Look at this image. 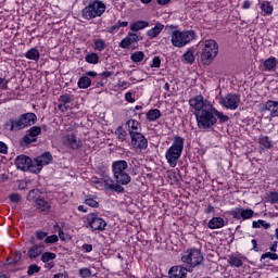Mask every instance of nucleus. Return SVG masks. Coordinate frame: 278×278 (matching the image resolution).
Returning a JSON list of instances; mask_svg holds the SVG:
<instances>
[{"label": "nucleus", "mask_w": 278, "mask_h": 278, "mask_svg": "<svg viewBox=\"0 0 278 278\" xmlns=\"http://www.w3.org/2000/svg\"><path fill=\"white\" fill-rule=\"evenodd\" d=\"M263 67L268 72L275 71V68H277V59L275 56H270L263 61Z\"/></svg>", "instance_id": "nucleus-22"}, {"label": "nucleus", "mask_w": 278, "mask_h": 278, "mask_svg": "<svg viewBox=\"0 0 278 278\" xmlns=\"http://www.w3.org/2000/svg\"><path fill=\"white\" fill-rule=\"evenodd\" d=\"M35 236H36L37 240H45V238H47L48 233L42 230H37L35 232Z\"/></svg>", "instance_id": "nucleus-54"}, {"label": "nucleus", "mask_w": 278, "mask_h": 278, "mask_svg": "<svg viewBox=\"0 0 278 278\" xmlns=\"http://www.w3.org/2000/svg\"><path fill=\"white\" fill-rule=\"evenodd\" d=\"M30 164L31 159L27 155H20L15 159V166L18 168V170L27 172Z\"/></svg>", "instance_id": "nucleus-17"}, {"label": "nucleus", "mask_w": 278, "mask_h": 278, "mask_svg": "<svg viewBox=\"0 0 278 278\" xmlns=\"http://www.w3.org/2000/svg\"><path fill=\"white\" fill-rule=\"evenodd\" d=\"M115 136H117L121 142H125L127 140V130L123 126H118L115 130Z\"/></svg>", "instance_id": "nucleus-29"}, {"label": "nucleus", "mask_w": 278, "mask_h": 278, "mask_svg": "<svg viewBox=\"0 0 278 278\" xmlns=\"http://www.w3.org/2000/svg\"><path fill=\"white\" fill-rule=\"evenodd\" d=\"M230 266H235V268L242 267V260H240L238 256H230L228 260Z\"/></svg>", "instance_id": "nucleus-36"}, {"label": "nucleus", "mask_w": 278, "mask_h": 278, "mask_svg": "<svg viewBox=\"0 0 278 278\" xmlns=\"http://www.w3.org/2000/svg\"><path fill=\"white\" fill-rule=\"evenodd\" d=\"M55 257H58V255L53 252H45L43 254H41V262L46 264L45 268H47V270H51V268L55 266V263H53V260H55Z\"/></svg>", "instance_id": "nucleus-18"}, {"label": "nucleus", "mask_w": 278, "mask_h": 278, "mask_svg": "<svg viewBox=\"0 0 278 278\" xmlns=\"http://www.w3.org/2000/svg\"><path fill=\"white\" fill-rule=\"evenodd\" d=\"M131 137V146L134 149H139L140 151H144L147 147H149V141L141 132L129 130Z\"/></svg>", "instance_id": "nucleus-9"}, {"label": "nucleus", "mask_w": 278, "mask_h": 278, "mask_svg": "<svg viewBox=\"0 0 278 278\" xmlns=\"http://www.w3.org/2000/svg\"><path fill=\"white\" fill-rule=\"evenodd\" d=\"M36 273H40V266H38L36 264H31L28 267L27 275H29V277H31V275H36Z\"/></svg>", "instance_id": "nucleus-45"}, {"label": "nucleus", "mask_w": 278, "mask_h": 278, "mask_svg": "<svg viewBox=\"0 0 278 278\" xmlns=\"http://www.w3.org/2000/svg\"><path fill=\"white\" fill-rule=\"evenodd\" d=\"M149 25L147 21H137L130 25L131 31H140V29H144Z\"/></svg>", "instance_id": "nucleus-28"}, {"label": "nucleus", "mask_w": 278, "mask_h": 278, "mask_svg": "<svg viewBox=\"0 0 278 278\" xmlns=\"http://www.w3.org/2000/svg\"><path fill=\"white\" fill-rule=\"evenodd\" d=\"M53 278H68V273H59L53 276Z\"/></svg>", "instance_id": "nucleus-59"}, {"label": "nucleus", "mask_w": 278, "mask_h": 278, "mask_svg": "<svg viewBox=\"0 0 278 278\" xmlns=\"http://www.w3.org/2000/svg\"><path fill=\"white\" fill-rule=\"evenodd\" d=\"M219 103L227 110H238L240 97L238 94L228 93L226 97L220 98Z\"/></svg>", "instance_id": "nucleus-10"}, {"label": "nucleus", "mask_w": 278, "mask_h": 278, "mask_svg": "<svg viewBox=\"0 0 278 278\" xmlns=\"http://www.w3.org/2000/svg\"><path fill=\"white\" fill-rule=\"evenodd\" d=\"M197 38V34L193 30L179 31L174 30L172 33V45L173 47H186V45L192 42Z\"/></svg>", "instance_id": "nucleus-7"}, {"label": "nucleus", "mask_w": 278, "mask_h": 278, "mask_svg": "<svg viewBox=\"0 0 278 278\" xmlns=\"http://www.w3.org/2000/svg\"><path fill=\"white\" fill-rule=\"evenodd\" d=\"M261 112H269L270 118H278V101L268 100L263 104Z\"/></svg>", "instance_id": "nucleus-13"}, {"label": "nucleus", "mask_w": 278, "mask_h": 278, "mask_svg": "<svg viewBox=\"0 0 278 278\" xmlns=\"http://www.w3.org/2000/svg\"><path fill=\"white\" fill-rule=\"evenodd\" d=\"M28 134L33 138H36L37 136H40V134H42V128L40 126H33L29 128Z\"/></svg>", "instance_id": "nucleus-39"}, {"label": "nucleus", "mask_w": 278, "mask_h": 278, "mask_svg": "<svg viewBox=\"0 0 278 278\" xmlns=\"http://www.w3.org/2000/svg\"><path fill=\"white\" fill-rule=\"evenodd\" d=\"M162 116V113L157 109H152L147 113L148 121H157Z\"/></svg>", "instance_id": "nucleus-30"}, {"label": "nucleus", "mask_w": 278, "mask_h": 278, "mask_svg": "<svg viewBox=\"0 0 278 278\" xmlns=\"http://www.w3.org/2000/svg\"><path fill=\"white\" fill-rule=\"evenodd\" d=\"M215 118L219 121V123H227L229 121V116L223 114V112H219L215 109Z\"/></svg>", "instance_id": "nucleus-40"}, {"label": "nucleus", "mask_w": 278, "mask_h": 278, "mask_svg": "<svg viewBox=\"0 0 278 278\" xmlns=\"http://www.w3.org/2000/svg\"><path fill=\"white\" fill-rule=\"evenodd\" d=\"M200 47L202 49L201 61L206 66H210L216 55H218V43L214 39H207L205 41H202L200 43Z\"/></svg>", "instance_id": "nucleus-4"}, {"label": "nucleus", "mask_w": 278, "mask_h": 278, "mask_svg": "<svg viewBox=\"0 0 278 278\" xmlns=\"http://www.w3.org/2000/svg\"><path fill=\"white\" fill-rule=\"evenodd\" d=\"M129 25V22H121L118 21L115 25L110 27L111 34L116 31V29H121V27H127Z\"/></svg>", "instance_id": "nucleus-42"}, {"label": "nucleus", "mask_w": 278, "mask_h": 278, "mask_svg": "<svg viewBox=\"0 0 278 278\" xmlns=\"http://www.w3.org/2000/svg\"><path fill=\"white\" fill-rule=\"evenodd\" d=\"M59 238L56 235H51L49 237H46L45 239V243L46 244H55V242H58Z\"/></svg>", "instance_id": "nucleus-49"}, {"label": "nucleus", "mask_w": 278, "mask_h": 278, "mask_svg": "<svg viewBox=\"0 0 278 278\" xmlns=\"http://www.w3.org/2000/svg\"><path fill=\"white\" fill-rule=\"evenodd\" d=\"M59 102L62 103V104L67 105V103H73V98H71V96L65 93V94H62L60 97Z\"/></svg>", "instance_id": "nucleus-46"}, {"label": "nucleus", "mask_w": 278, "mask_h": 278, "mask_svg": "<svg viewBox=\"0 0 278 278\" xmlns=\"http://www.w3.org/2000/svg\"><path fill=\"white\" fill-rule=\"evenodd\" d=\"M267 201H269V203H278V193L277 192H270L267 195Z\"/></svg>", "instance_id": "nucleus-51"}, {"label": "nucleus", "mask_w": 278, "mask_h": 278, "mask_svg": "<svg viewBox=\"0 0 278 278\" xmlns=\"http://www.w3.org/2000/svg\"><path fill=\"white\" fill-rule=\"evenodd\" d=\"M77 86L78 88L86 90V88H90V86H92V79L88 76H81L78 79Z\"/></svg>", "instance_id": "nucleus-26"}, {"label": "nucleus", "mask_w": 278, "mask_h": 278, "mask_svg": "<svg viewBox=\"0 0 278 278\" xmlns=\"http://www.w3.org/2000/svg\"><path fill=\"white\" fill-rule=\"evenodd\" d=\"M84 253H91L92 251V244L85 243L83 245Z\"/></svg>", "instance_id": "nucleus-58"}, {"label": "nucleus", "mask_w": 278, "mask_h": 278, "mask_svg": "<svg viewBox=\"0 0 278 278\" xmlns=\"http://www.w3.org/2000/svg\"><path fill=\"white\" fill-rule=\"evenodd\" d=\"M188 273H192V269H188L181 265H175L168 270L169 278H186Z\"/></svg>", "instance_id": "nucleus-12"}, {"label": "nucleus", "mask_w": 278, "mask_h": 278, "mask_svg": "<svg viewBox=\"0 0 278 278\" xmlns=\"http://www.w3.org/2000/svg\"><path fill=\"white\" fill-rule=\"evenodd\" d=\"M185 62H188L189 64H192L194 62V52L191 50H188L184 55H182Z\"/></svg>", "instance_id": "nucleus-41"}, {"label": "nucleus", "mask_w": 278, "mask_h": 278, "mask_svg": "<svg viewBox=\"0 0 278 278\" xmlns=\"http://www.w3.org/2000/svg\"><path fill=\"white\" fill-rule=\"evenodd\" d=\"M127 168H129L127 161H114L112 163V170L113 181H115V184H109L108 181H105V190H112L113 192H118L119 194H123V192H125V188L123 186H128V184H131V176L127 174Z\"/></svg>", "instance_id": "nucleus-2"}, {"label": "nucleus", "mask_w": 278, "mask_h": 278, "mask_svg": "<svg viewBox=\"0 0 278 278\" xmlns=\"http://www.w3.org/2000/svg\"><path fill=\"white\" fill-rule=\"evenodd\" d=\"M88 223L93 231H105V227H108V223H105L103 218L99 217L97 214L89 215Z\"/></svg>", "instance_id": "nucleus-11"}, {"label": "nucleus", "mask_w": 278, "mask_h": 278, "mask_svg": "<svg viewBox=\"0 0 278 278\" xmlns=\"http://www.w3.org/2000/svg\"><path fill=\"white\" fill-rule=\"evenodd\" d=\"M0 153H2V155H8V144L3 141H0Z\"/></svg>", "instance_id": "nucleus-55"}, {"label": "nucleus", "mask_w": 278, "mask_h": 278, "mask_svg": "<svg viewBox=\"0 0 278 278\" xmlns=\"http://www.w3.org/2000/svg\"><path fill=\"white\" fill-rule=\"evenodd\" d=\"M35 205L39 212H49L51 210V205L45 199H37Z\"/></svg>", "instance_id": "nucleus-24"}, {"label": "nucleus", "mask_w": 278, "mask_h": 278, "mask_svg": "<svg viewBox=\"0 0 278 278\" xmlns=\"http://www.w3.org/2000/svg\"><path fill=\"white\" fill-rule=\"evenodd\" d=\"M93 47L96 51H103V49H105V41H103V39H97L93 42Z\"/></svg>", "instance_id": "nucleus-44"}, {"label": "nucleus", "mask_w": 278, "mask_h": 278, "mask_svg": "<svg viewBox=\"0 0 278 278\" xmlns=\"http://www.w3.org/2000/svg\"><path fill=\"white\" fill-rule=\"evenodd\" d=\"M37 121L38 116H36V113L29 112L20 115L17 119H9L5 122L4 127L9 129V131H21V129L36 125Z\"/></svg>", "instance_id": "nucleus-3"}, {"label": "nucleus", "mask_w": 278, "mask_h": 278, "mask_svg": "<svg viewBox=\"0 0 278 278\" xmlns=\"http://www.w3.org/2000/svg\"><path fill=\"white\" fill-rule=\"evenodd\" d=\"M36 160L43 167L47 166V164H51V162L53 161V155H51L50 152H45L40 156H37Z\"/></svg>", "instance_id": "nucleus-23"}, {"label": "nucleus", "mask_w": 278, "mask_h": 278, "mask_svg": "<svg viewBox=\"0 0 278 278\" xmlns=\"http://www.w3.org/2000/svg\"><path fill=\"white\" fill-rule=\"evenodd\" d=\"M79 275L83 278H88L92 276V271L90 270V268H80L79 269Z\"/></svg>", "instance_id": "nucleus-48"}, {"label": "nucleus", "mask_w": 278, "mask_h": 278, "mask_svg": "<svg viewBox=\"0 0 278 278\" xmlns=\"http://www.w3.org/2000/svg\"><path fill=\"white\" fill-rule=\"evenodd\" d=\"M142 38L138 34L128 33L127 37L119 42L121 49H128L131 45H137Z\"/></svg>", "instance_id": "nucleus-14"}, {"label": "nucleus", "mask_w": 278, "mask_h": 278, "mask_svg": "<svg viewBox=\"0 0 278 278\" xmlns=\"http://www.w3.org/2000/svg\"><path fill=\"white\" fill-rule=\"evenodd\" d=\"M184 152V138L177 136L174 139V142L170 148L165 153V157L167 163L172 168L177 166V160L181 157V153Z\"/></svg>", "instance_id": "nucleus-5"}, {"label": "nucleus", "mask_w": 278, "mask_h": 278, "mask_svg": "<svg viewBox=\"0 0 278 278\" xmlns=\"http://www.w3.org/2000/svg\"><path fill=\"white\" fill-rule=\"evenodd\" d=\"M269 251H271V253H277V242L273 243V245L269 248Z\"/></svg>", "instance_id": "nucleus-63"}, {"label": "nucleus", "mask_w": 278, "mask_h": 278, "mask_svg": "<svg viewBox=\"0 0 278 278\" xmlns=\"http://www.w3.org/2000/svg\"><path fill=\"white\" fill-rule=\"evenodd\" d=\"M27 170H29V173H34L35 175H38V173H40V170H42V166L35 159V161H30V164L28 165Z\"/></svg>", "instance_id": "nucleus-27"}, {"label": "nucleus", "mask_w": 278, "mask_h": 278, "mask_svg": "<svg viewBox=\"0 0 278 278\" xmlns=\"http://www.w3.org/2000/svg\"><path fill=\"white\" fill-rule=\"evenodd\" d=\"M97 75H98L97 72H87L86 73L87 77H97Z\"/></svg>", "instance_id": "nucleus-64"}, {"label": "nucleus", "mask_w": 278, "mask_h": 278, "mask_svg": "<svg viewBox=\"0 0 278 278\" xmlns=\"http://www.w3.org/2000/svg\"><path fill=\"white\" fill-rule=\"evenodd\" d=\"M22 254L21 252H15L12 256V262H9L11 266H14V264H18L21 262Z\"/></svg>", "instance_id": "nucleus-47"}, {"label": "nucleus", "mask_w": 278, "mask_h": 278, "mask_svg": "<svg viewBox=\"0 0 278 278\" xmlns=\"http://www.w3.org/2000/svg\"><path fill=\"white\" fill-rule=\"evenodd\" d=\"M125 100L128 102V103H135L136 102V99L131 96V92L128 91L125 93Z\"/></svg>", "instance_id": "nucleus-56"}, {"label": "nucleus", "mask_w": 278, "mask_h": 278, "mask_svg": "<svg viewBox=\"0 0 278 278\" xmlns=\"http://www.w3.org/2000/svg\"><path fill=\"white\" fill-rule=\"evenodd\" d=\"M66 140L71 149L77 150L84 147V143L81 142V140L77 139V137L73 134L67 135Z\"/></svg>", "instance_id": "nucleus-19"}, {"label": "nucleus", "mask_w": 278, "mask_h": 278, "mask_svg": "<svg viewBox=\"0 0 278 278\" xmlns=\"http://www.w3.org/2000/svg\"><path fill=\"white\" fill-rule=\"evenodd\" d=\"M86 205H89V207H99V202L94 200L93 198H87L85 200Z\"/></svg>", "instance_id": "nucleus-50"}, {"label": "nucleus", "mask_w": 278, "mask_h": 278, "mask_svg": "<svg viewBox=\"0 0 278 278\" xmlns=\"http://www.w3.org/2000/svg\"><path fill=\"white\" fill-rule=\"evenodd\" d=\"M164 29V25L162 23H156L155 26L147 31L148 38L153 40V38H157L162 30Z\"/></svg>", "instance_id": "nucleus-20"}, {"label": "nucleus", "mask_w": 278, "mask_h": 278, "mask_svg": "<svg viewBox=\"0 0 278 278\" xmlns=\"http://www.w3.org/2000/svg\"><path fill=\"white\" fill-rule=\"evenodd\" d=\"M25 58L27 60H33L34 62H38L40 60V51L36 48H31L25 53Z\"/></svg>", "instance_id": "nucleus-25"}, {"label": "nucleus", "mask_w": 278, "mask_h": 278, "mask_svg": "<svg viewBox=\"0 0 278 278\" xmlns=\"http://www.w3.org/2000/svg\"><path fill=\"white\" fill-rule=\"evenodd\" d=\"M36 138L33 137L29 132L23 137L22 146L27 147V144H31V142H36Z\"/></svg>", "instance_id": "nucleus-38"}, {"label": "nucleus", "mask_w": 278, "mask_h": 278, "mask_svg": "<svg viewBox=\"0 0 278 278\" xmlns=\"http://www.w3.org/2000/svg\"><path fill=\"white\" fill-rule=\"evenodd\" d=\"M126 125H127L129 131H131V129H132V131H138V129H140V124H139V122L136 121V119H129V121L126 123Z\"/></svg>", "instance_id": "nucleus-37"}, {"label": "nucleus", "mask_w": 278, "mask_h": 278, "mask_svg": "<svg viewBox=\"0 0 278 278\" xmlns=\"http://www.w3.org/2000/svg\"><path fill=\"white\" fill-rule=\"evenodd\" d=\"M258 142L263 149H270L273 147V141H270L268 136H261Z\"/></svg>", "instance_id": "nucleus-31"}, {"label": "nucleus", "mask_w": 278, "mask_h": 278, "mask_svg": "<svg viewBox=\"0 0 278 278\" xmlns=\"http://www.w3.org/2000/svg\"><path fill=\"white\" fill-rule=\"evenodd\" d=\"M105 10H108V7H105L103 1L92 0L85 9H83L81 15L86 18V21H92V18L103 16Z\"/></svg>", "instance_id": "nucleus-6"}, {"label": "nucleus", "mask_w": 278, "mask_h": 278, "mask_svg": "<svg viewBox=\"0 0 278 278\" xmlns=\"http://www.w3.org/2000/svg\"><path fill=\"white\" fill-rule=\"evenodd\" d=\"M261 10L266 14H273V5H270V2H263Z\"/></svg>", "instance_id": "nucleus-43"}, {"label": "nucleus", "mask_w": 278, "mask_h": 278, "mask_svg": "<svg viewBox=\"0 0 278 278\" xmlns=\"http://www.w3.org/2000/svg\"><path fill=\"white\" fill-rule=\"evenodd\" d=\"M232 216L235 218H243V220H249V218H253L255 216V211L251 208H236L232 211Z\"/></svg>", "instance_id": "nucleus-16"}, {"label": "nucleus", "mask_w": 278, "mask_h": 278, "mask_svg": "<svg viewBox=\"0 0 278 278\" xmlns=\"http://www.w3.org/2000/svg\"><path fill=\"white\" fill-rule=\"evenodd\" d=\"M85 60L88 64H99V54L91 52L85 56Z\"/></svg>", "instance_id": "nucleus-33"}, {"label": "nucleus", "mask_w": 278, "mask_h": 278, "mask_svg": "<svg viewBox=\"0 0 278 278\" xmlns=\"http://www.w3.org/2000/svg\"><path fill=\"white\" fill-rule=\"evenodd\" d=\"M162 60L160 59V56H154L152 60L151 68H160Z\"/></svg>", "instance_id": "nucleus-52"}, {"label": "nucleus", "mask_w": 278, "mask_h": 278, "mask_svg": "<svg viewBox=\"0 0 278 278\" xmlns=\"http://www.w3.org/2000/svg\"><path fill=\"white\" fill-rule=\"evenodd\" d=\"M253 229H260V227H264V229H269L270 224L266 223V220L258 219L257 222L252 223Z\"/></svg>", "instance_id": "nucleus-35"}, {"label": "nucleus", "mask_w": 278, "mask_h": 278, "mask_svg": "<svg viewBox=\"0 0 278 278\" xmlns=\"http://www.w3.org/2000/svg\"><path fill=\"white\" fill-rule=\"evenodd\" d=\"M101 77H105V79H108V77H112L113 73L112 72H102Z\"/></svg>", "instance_id": "nucleus-61"}, {"label": "nucleus", "mask_w": 278, "mask_h": 278, "mask_svg": "<svg viewBox=\"0 0 278 278\" xmlns=\"http://www.w3.org/2000/svg\"><path fill=\"white\" fill-rule=\"evenodd\" d=\"M34 237H31L30 243L34 244L27 252V255L30 260H36V257H40L45 252V244H36L34 241Z\"/></svg>", "instance_id": "nucleus-15"}, {"label": "nucleus", "mask_w": 278, "mask_h": 278, "mask_svg": "<svg viewBox=\"0 0 278 278\" xmlns=\"http://www.w3.org/2000/svg\"><path fill=\"white\" fill-rule=\"evenodd\" d=\"M208 229H223L225 227V219L223 217H213L207 224Z\"/></svg>", "instance_id": "nucleus-21"}, {"label": "nucleus", "mask_w": 278, "mask_h": 278, "mask_svg": "<svg viewBox=\"0 0 278 278\" xmlns=\"http://www.w3.org/2000/svg\"><path fill=\"white\" fill-rule=\"evenodd\" d=\"M264 260H271L273 262H277L278 254L275 252H266L261 256V262H264Z\"/></svg>", "instance_id": "nucleus-34"}, {"label": "nucleus", "mask_w": 278, "mask_h": 278, "mask_svg": "<svg viewBox=\"0 0 278 278\" xmlns=\"http://www.w3.org/2000/svg\"><path fill=\"white\" fill-rule=\"evenodd\" d=\"M189 105L194 109V116L199 129H212L218 119L215 116V108L212 102L199 94L189 100Z\"/></svg>", "instance_id": "nucleus-1"}, {"label": "nucleus", "mask_w": 278, "mask_h": 278, "mask_svg": "<svg viewBox=\"0 0 278 278\" xmlns=\"http://www.w3.org/2000/svg\"><path fill=\"white\" fill-rule=\"evenodd\" d=\"M35 194H38V190L37 189L30 190L29 193H28V198L34 199Z\"/></svg>", "instance_id": "nucleus-62"}, {"label": "nucleus", "mask_w": 278, "mask_h": 278, "mask_svg": "<svg viewBox=\"0 0 278 278\" xmlns=\"http://www.w3.org/2000/svg\"><path fill=\"white\" fill-rule=\"evenodd\" d=\"M58 109L60 110V112H68V110H71V106L70 105H67V104H62V103H60L59 105H58Z\"/></svg>", "instance_id": "nucleus-57"}, {"label": "nucleus", "mask_w": 278, "mask_h": 278, "mask_svg": "<svg viewBox=\"0 0 278 278\" xmlns=\"http://www.w3.org/2000/svg\"><path fill=\"white\" fill-rule=\"evenodd\" d=\"M130 60L132 62H135V64H138L139 62H142V60H144V52H142V51L134 52L130 55Z\"/></svg>", "instance_id": "nucleus-32"}, {"label": "nucleus", "mask_w": 278, "mask_h": 278, "mask_svg": "<svg viewBox=\"0 0 278 278\" xmlns=\"http://www.w3.org/2000/svg\"><path fill=\"white\" fill-rule=\"evenodd\" d=\"M181 262L187 264L190 269L197 268L203 263V254L197 249L187 250L181 256Z\"/></svg>", "instance_id": "nucleus-8"}, {"label": "nucleus", "mask_w": 278, "mask_h": 278, "mask_svg": "<svg viewBox=\"0 0 278 278\" xmlns=\"http://www.w3.org/2000/svg\"><path fill=\"white\" fill-rule=\"evenodd\" d=\"M242 8L243 10H249V8H251V1L249 0L243 1Z\"/></svg>", "instance_id": "nucleus-60"}, {"label": "nucleus", "mask_w": 278, "mask_h": 278, "mask_svg": "<svg viewBox=\"0 0 278 278\" xmlns=\"http://www.w3.org/2000/svg\"><path fill=\"white\" fill-rule=\"evenodd\" d=\"M9 199L12 203H18L21 201V194L18 193H11Z\"/></svg>", "instance_id": "nucleus-53"}]
</instances>
